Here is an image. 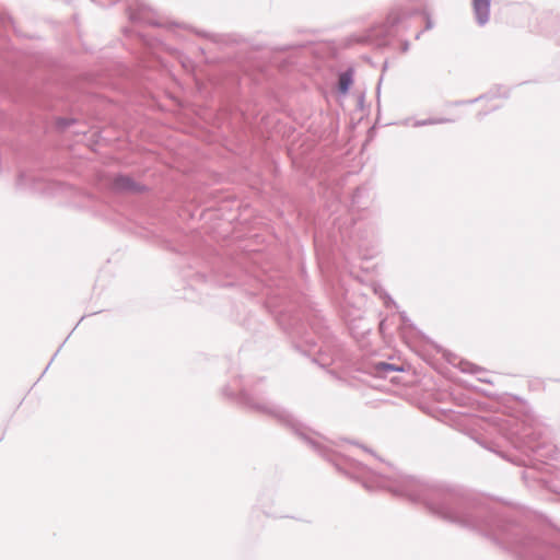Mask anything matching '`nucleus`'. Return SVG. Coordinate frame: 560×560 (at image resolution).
I'll return each mask as SVG.
<instances>
[{
  "mask_svg": "<svg viewBox=\"0 0 560 560\" xmlns=\"http://www.w3.org/2000/svg\"><path fill=\"white\" fill-rule=\"evenodd\" d=\"M474 10L480 24H485L489 20L490 3L488 0H475Z\"/></svg>",
  "mask_w": 560,
  "mask_h": 560,
  "instance_id": "obj_1",
  "label": "nucleus"
},
{
  "mask_svg": "<svg viewBox=\"0 0 560 560\" xmlns=\"http://www.w3.org/2000/svg\"><path fill=\"white\" fill-rule=\"evenodd\" d=\"M377 369L378 370H382V371H388V370H394V368L390 365V364H387V363H381L377 365Z\"/></svg>",
  "mask_w": 560,
  "mask_h": 560,
  "instance_id": "obj_3",
  "label": "nucleus"
},
{
  "mask_svg": "<svg viewBox=\"0 0 560 560\" xmlns=\"http://www.w3.org/2000/svg\"><path fill=\"white\" fill-rule=\"evenodd\" d=\"M352 84V77L350 73H342L339 78V90L346 94Z\"/></svg>",
  "mask_w": 560,
  "mask_h": 560,
  "instance_id": "obj_2",
  "label": "nucleus"
}]
</instances>
